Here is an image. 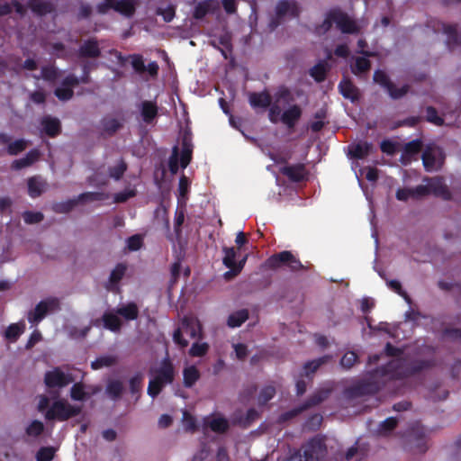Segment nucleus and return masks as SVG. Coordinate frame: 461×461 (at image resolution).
<instances>
[{
    "mask_svg": "<svg viewBox=\"0 0 461 461\" xmlns=\"http://www.w3.org/2000/svg\"><path fill=\"white\" fill-rule=\"evenodd\" d=\"M434 366V359L392 360L384 366L368 371L365 377L354 381L351 385L344 389L343 395L348 400L374 396L382 389V384L377 376L390 375L393 379L402 380L419 375Z\"/></svg>",
    "mask_w": 461,
    "mask_h": 461,
    "instance_id": "1",
    "label": "nucleus"
},
{
    "mask_svg": "<svg viewBox=\"0 0 461 461\" xmlns=\"http://www.w3.org/2000/svg\"><path fill=\"white\" fill-rule=\"evenodd\" d=\"M184 334L188 335L191 339H202L203 332L200 321L190 316H185L181 320L180 327L176 329L173 333V340L182 349L189 345V341L184 338Z\"/></svg>",
    "mask_w": 461,
    "mask_h": 461,
    "instance_id": "2",
    "label": "nucleus"
},
{
    "mask_svg": "<svg viewBox=\"0 0 461 461\" xmlns=\"http://www.w3.org/2000/svg\"><path fill=\"white\" fill-rule=\"evenodd\" d=\"M327 455V447L324 440L314 437L303 447V454H294L285 461H322Z\"/></svg>",
    "mask_w": 461,
    "mask_h": 461,
    "instance_id": "3",
    "label": "nucleus"
},
{
    "mask_svg": "<svg viewBox=\"0 0 461 461\" xmlns=\"http://www.w3.org/2000/svg\"><path fill=\"white\" fill-rule=\"evenodd\" d=\"M404 441L405 448L414 454H423L429 448L426 429L420 423L413 424L407 430Z\"/></svg>",
    "mask_w": 461,
    "mask_h": 461,
    "instance_id": "4",
    "label": "nucleus"
},
{
    "mask_svg": "<svg viewBox=\"0 0 461 461\" xmlns=\"http://www.w3.org/2000/svg\"><path fill=\"white\" fill-rule=\"evenodd\" d=\"M81 407L71 405L64 399L54 401L45 413L47 420L66 421L81 413Z\"/></svg>",
    "mask_w": 461,
    "mask_h": 461,
    "instance_id": "5",
    "label": "nucleus"
},
{
    "mask_svg": "<svg viewBox=\"0 0 461 461\" xmlns=\"http://www.w3.org/2000/svg\"><path fill=\"white\" fill-rule=\"evenodd\" d=\"M265 267L270 270L287 267L293 272L304 269L299 258H295L289 250H284L272 255L266 260Z\"/></svg>",
    "mask_w": 461,
    "mask_h": 461,
    "instance_id": "6",
    "label": "nucleus"
},
{
    "mask_svg": "<svg viewBox=\"0 0 461 461\" xmlns=\"http://www.w3.org/2000/svg\"><path fill=\"white\" fill-rule=\"evenodd\" d=\"M373 81L384 88L387 92L388 95L393 100L402 98L411 89V86L408 84H404L401 87H397L390 79L386 72L382 69L375 70Z\"/></svg>",
    "mask_w": 461,
    "mask_h": 461,
    "instance_id": "7",
    "label": "nucleus"
},
{
    "mask_svg": "<svg viewBox=\"0 0 461 461\" xmlns=\"http://www.w3.org/2000/svg\"><path fill=\"white\" fill-rule=\"evenodd\" d=\"M59 310H60L59 299L57 297H50L37 303L35 308L28 312L27 319L31 324L37 325L50 312Z\"/></svg>",
    "mask_w": 461,
    "mask_h": 461,
    "instance_id": "8",
    "label": "nucleus"
},
{
    "mask_svg": "<svg viewBox=\"0 0 461 461\" xmlns=\"http://www.w3.org/2000/svg\"><path fill=\"white\" fill-rule=\"evenodd\" d=\"M331 17L336 23L337 28L343 33H358L359 28L356 22L352 20L346 13L339 8L331 9Z\"/></svg>",
    "mask_w": 461,
    "mask_h": 461,
    "instance_id": "9",
    "label": "nucleus"
},
{
    "mask_svg": "<svg viewBox=\"0 0 461 461\" xmlns=\"http://www.w3.org/2000/svg\"><path fill=\"white\" fill-rule=\"evenodd\" d=\"M74 381V378L69 374H65L59 367L53 370L47 371L44 375V383L49 388H62Z\"/></svg>",
    "mask_w": 461,
    "mask_h": 461,
    "instance_id": "10",
    "label": "nucleus"
},
{
    "mask_svg": "<svg viewBox=\"0 0 461 461\" xmlns=\"http://www.w3.org/2000/svg\"><path fill=\"white\" fill-rule=\"evenodd\" d=\"M223 252H224V258L222 260L223 264L226 267H228L230 269V271L225 273V276L229 277L230 276L239 275L244 267V265L247 260V257H244L241 260L237 262L236 261L237 251L233 247L224 248Z\"/></svg>",
    "mask_w": 461,
    "mask_h": 461,
    "instance_id": "11",
    "label": "nucleus"
},
{
    "mask_svg": "<svg viewBox=\"0 0 461 461\" xmlns=\"http://www.w3.org/2000/svg\"><path fill=\"white\" fill-rule=\"evenodd\" d=\"M78 85V77L73 74H69L62 80L61 86L54 90V95L62 102L68 101L74 96L73 87Z\"/></svg>",
    "mask_w": 461,
    "mask_h": 461,
    "instance_id": "12",
    "label": "nucleus"
},
{
    "mask_svg": "<svg viewBox=\"0 0 461 461\" xmlns=\"http://www.w3.org/2000/svg\"><path fill=\"white\" fill-rule=\"evenodd\" d=\"M150 373L162 379L164 383L171 384L175 380L176 368L169 356L167 355L160 361L159 366L155 369H151Z\"/></svg>",
    "mask_w": 461,
    "mask_h": 461,
    "instance_id": "13",
    "label": "nucleus"
},
{
    "mask_svg": "<svg viewBox=\"0 0 461 461\" xmlns=\"http://www.w3.org/2000/svg\"><path fill=\"white\" fill-rule=\"evenodd\" d=\"M331 393L330 389H321L315 392L313 394H312L301 406L298 408L293 410L290 412L291 416H295L298 413H301L312 407H314L322 402H324L326 399L329 398L330 394Z\"/></svg>",
    "mask_w": 461,
    "mask_h": 461,
    "instance_id": "14",
    "label": "nucleus"
},
{
    "mask_svg": "<svg viewBox=\"0 0 461 461\" xmlns=\"http://www.w3.org/2000/svg\"><path fill=\"white\" fill-rule=\"evenodd\" d=\"M280 173L291 182L299 183L307 178V169L304 164L286 165L280 168Z\"/></svg>",
    "mask_w": 461,
    "mask_h": 461,
    "instance_id": "15",
    "label": "nucleus"
},
{
    "mask_svg": "<svg viewBox=\"0 0 461 461\" xmlns=\"http://www.w3.org/2000/svg\"><path fill=\"white\" fill-rule=\"evenodd\" d=\"M80 59H97L101 56V49L96 38H89L83 41L77 50Z\"/></svg>",
    "mask_w": 461,
    "mask_h": 461,
    "instance_id": "16",
    "label": "nucleus"
},
{
    "mask_svg": "<svg viewBox=\"0 0 461 461\" xmlns=\"http://www.w3.org/2000/svg\"><path fill=\"white\" fill-rule=\"evenodd\" d=\"M425 180L429 183L430 194H433L435 196L441 197L444 200L451 199V193L445 185L442 177L435 176L431 178H425Z\"/></svg>",
    "mask_w": 461,
    "mask_h": 461,
    "instance_id": "17",
    "label": "nucleus"
},
{
    "mask_svg": "<svg viewBox=\"0 0 461 461\" xmlns=\"http://www.w3.org/2000/svg\"><path fill=\"white\" fill-rule=\"evenodd\" d=\"M276 14L277 19H282L286 14H289L293 18H296L300 15V8L296 2L281 0L276 6Z\"/></svg>",
    "mask_w": 461,
    "mask_h": 461,
    "instance_id": "18",
    "label": "nucleus"
},
{
    "mask_svg": "<svg viewBox=\"0 0 461 461\" xmlns=\"http://www.w3.org/2000/svg\"><path fill=\"white\" fill-rule=\"evenodd\" d=\"M139 109L143 122L147 124H151L158 115V107L154 101H142Z\"/></svg>",
    "mask_w": 461,
    "mask_h": 461,
    "instance_id": "19",
    "label": "nucleus"
},
{
    "mask_svg": "<svg viewBox=\"0 0 461 461\" xmlns=\"http://www.w3.org/2000/svg\"><path fill=\"white\" fill-rule=\"evenodd\" d=\"M41 124L44 133L50 138H55L61 132V122L56 117L46 115L41 119Z\"/></svg>",
    "mask_w": 461,
    "mask_h": 461,
    "instance_id": "20",
    "label": "nucleus"
},
{
    "mask_svg": "<svg viewBox=\"0 0 461 461\" xmlns=\"http://www.w3.org/2000/svg\"><path fill=\"white\" fill-rule=\"evenodd\" d=\"M10 141L11 137L8 134L5 132H0V143L8 144L7 153L11 156L18 155L19 153L23 152L27 147V142L23 139L16 140L13 142Z\"/></svg>",
    "mask_w": 461,
    "mask_h": 461,
    "instance_id": "21",
    "label": "nucleus"
},
{
    "mask_svg": "<svg viewBox=\"0 0 461 461\" xmlns=\"http://www.w3.org/2000/svg\"><path fill=\"white\" fill-rule=\"evenodd\" d=\"M219 5L214 0H204L199 2L194 9L193 17L195 20L203 19L208 14H212L218 9Z\"/></svg>",
    "mask_w": 461,
    "mask_h": 461,
    "instance_id": "22",
    "label": "nucleus"
},
{
    "mask_svg": "<svg viewBox=\"0 0 461 461\" xmlns=\"http://www.w3.org/2000/svg\"><path fill=\"white\" fill-rule=\"evenodd\" d=\"M423 143L420 139H416L406 143L401 157L402 162L404 165L409 163L414 156L418 155L421 151Z\"/></svg>",
    "mask_w": 461,
    "mask_h": 461,
    "instance_id": "23",
    "label": "nucleus"
},
{
    "mask_svg": "<svg viewBox=\"0 0 461 461\" xmlns=\"http://www.w3.org/2000/svg\"><path fill=\"white\" fill-rule=\"evenodd\" d=\"M249 102L253 108L267 109L272 103V97L267 91L253 92L249 94Z\"/></svg>",
    "mask_w": 461,
    "mask_h": 461,
    "instance_id": "24",
    "label": "nucleus"
},
{
    "mask_svg": "<svg viewBox=\"0 0 461 461\" xmlns=\"http://www.w3.org/2000/svg\"><path fill=\"white\" fill-rule=\"evenodd\" d=\"M28 194L32 198H37L41 196L46 190L47 183L41 176H34L29 177L27 180Z\"/></svg>",
    "mask_w": 461,
    "mask_h": 461,
    "instance_id": "25",
    "label": "nucleus"
},
{
    "mask_svg": "<svg viewBox=\"0 0 461 461\" xmlns=\"http://www.w3.org/2000/svg\"><path fill=\"white\" fill-rule=\"evenodd\" d=\"M302 116V109L297 104H293L285 110L281 115V122L288 128L292 129Z\"/></svg>",
    "mask_w": 461,
    "mask_h": 461,
    "instance_id": "26",
    "label": "nucleus"
},
{
    "mask_svg": "<svg viewBox=\"0 0 461 461\" xmlns=\"http://www.w3.org/2000/svg\"><path fill=\"white\" fill-rule=\"evenodd\" d=\"M373 148L372 143L360 141L349 147V155L356 159H364L372 152Z\"/></svg>",
    "mask_w": 461,
    "mask_h": 461,
    "instance_id": "27",
    "label": "nucleus"
},
{
    "mask_svg": "<svg viewBox=\"0 0 461 461\" xmlns=\"http://www.w3.org/2000/svg\"><path fill=\"white\" fill-rule=\"evenodd\" d=\"M28 7L37 15L43 16L55 11L50 1L28 0Z\"/></svg>",
    "mask_w": 461,
    "mask_h": 461,
    "instance_id": "28",
    "label": "nucleus"
},
{
    "mask_svg": "<svg viewBox=\"0 0 461 461\" xmlns=\"http://www.w3.org/2000/svg\"><path fill=\"white\" fill-rule=\"evenodd\" d=\"M40 158V151L37 149H31L25 157L13 161L11 167L14 170H21L32 166Z\"/></svg>",
    "mask_w": 461,
    "mask_h": 461,
    "instance_id": "29",
    "label": "nucleus"
},
{
    "mask_svg": "<svg viewBox=\"0 0 461 461\" xmlns=\"http://www.w3.org/2000/svg\"><path fill=\"white\" fill-rule=\"evenodd\" d=\"M339 93L346 99L355 102L359 98L358 88L349 79L341 80L339 84Z\"/></svg>",
    "mask_w": 461,
    "mask_h": 461,
    "instance_id": "30",
    "label": "nucleus"
},
{
    "mask_svg": "<svg viewBox=\"0 0 461 461\" xmlns=\"http://www.w3.org/2000/svg\"><path fill=\"white\" fill-rule=\"evenodd\" d=\"M113 10L126 17H131L136 12V1L113 0Z\"/></svg>",
    "mask_w": 461,
    "mask_h": 461,
    "instance_id": "31",
    "label": "nucleus"
},
{
    "mask_svg": "<svg viewBox=\"0 0 461 461\" xmlns=\"http://www.w3.org/2000/svg\"><path fill=\"white\" fill-rule=\"evenodd\" d=\"M424 168L428 172L436 171L440 168L441 164L438 161L433 149L428 147L421 156Z\"/></svg>",
    "mask_w": 461,
    "mask_h": 461,
    "instance_id": "32",
    "label": "nucleus"
},
{
    "mask_svg": "<svg viewBox=\"0 0 461 461\" xmlns=\"http://www.w3.org/2000/svg\"><path fill=\"white\" fill-rule=\"evenodd\" d=\"M182 153L180 158V165L185 168L192 160L193 144L190 136L185 134L182 138Z\"/></svg>",
    "mask_w": 461,
    "mask_h": 461,
    "instance_id": "33",
    "label": "nucleus"
},
{
    "mask_svg": "<svg viewBox=\"0 0 461 461\" xmlns=\"http://www.w3.org/2000/svg\"><path fill=\"white\" fill-rule=\"evenodd\" d=\"M443 32L447 35V44L453 48L461 44V33L457 31L456 24H443Z\"/></svg>",
    "mask_w": 461,
    "mask_h": 461,
    "instance_id": "34",
    "label": "nucleus"
},
{
    "mask_svg": "<svg viewBox=\"0 0 461 461\" xmlns=\"http://www.w3.org/2000/svg\"><path fill=\"white\" fill-rule=\"evenodd\" d=\"M104 327L113 332H119L122 329V322L117 314L106 312L102 316Z\"/></svg>",
    "mask_w": 461,
    "mask_h": 461,
    "instance_id": "35",
    "label": "nucleus"
},
{
    "mask_svg": "<svg viewBox=\"0 0 461 461\" xmlns=\"http://www.w3.org/2000/svg\"><path fill=\"white\" fill-rule=\"evenodd\" d=\"M144 375L141 372H137L129 379V390L131 395L136 396L135 401L140 398V393L143 386Z\"/></svg>",
    "mask_w": 461,
    "mask_h": 461,
    "instance_id": "36",
    "label": "nucleus"
},
{
    "mask_svg": "<svg viewBox=\"0 0 461 461\" xmlns=\"http://www.w3.org/2000/svg\"><path fill=\"white\" fill-rule=\"evenodd\" d=\"M249 317V310L241 309L230 313L227 319V325L230 328L240 327Z\"/></svg>",
    "mask_w": 461,
    "mask_h": 461,
    "instance_id": "37",
    "label": "nucleus"
},
{
    "mask_svg": "<svg viewBox=\"0 0 461 461\" xmlns=\"http://www.w3.org/2000/svg\"><path fill=\"white\" fill-rule=\"evenodd\" d=\"M200 372L194 366H190L183 370V384L186 388H191L200 379Z\"/></svg>",
    "mask_w": 461,
    "mask_h": 461,
    "instance_id": "38",
    "label": "nucleus"
},
{
    "mask_svg": "<svg viewBox=\"0 0 461 461\" xmlns=\"http://www.w3.org/2000/svg\"><path fill=\"white\" fill-rule=\"evenodd\" d=\"M329 67L326 61L321 60L309 70V75L317 82L321 83L326 79Z\"/></svg>",
    "mask_w": 461,
    "mask_h": 461,
    "instance_id": "39",
    "label": "nucleus"
},
{
    "mask_svg": "<svg viewBox=\"0 0 461 461\" xmlns=\"http://www.w3.org/2000/svg\"><path fill=\"white\" fill-rule=\"evenodd\" d=\"M332 357L330 355H325L316 359L306 362L303 365L304 375L309 376L314 374L322 365L330 361Z\"/></svg>",
    "mask_w": 461,
    "mask_h": 461,
    "instance_id": "40",
    "label": "nucleus"
},
{
    "mask_svg": "<svg viewBox=\"0 0 461 461\" xmlns=\"http://www.w3.org/2000/svg\"><path fill=\"white\" fill-rule=\"evenodd\" d=\"M116 314L121 315L126 321H134L139 316V309L135 303H129L126 305L118 307L116 309Z\"/></svg>",
    "mask_w": 461,
    "mask_h": 461,
    "instance_id": "41",
    "label": "nucleus"
},
{
    "mask_svg": "<svg viewBox=\"0 0 461 461\" xmlns=\"http://www.w3.org/2000/svg\"><path fill=\"white\" fill-rule=\"evenodd\" d=\"M105 393L112 400L120 399L123 393L122 382L117 379L110 380L106 384Z\"/></svg>",
    "mask_w": 461,
    "mask_h": 461,
    "instance_id": "42",
    "label": "nucleus"
},
{
    "mask_svg": "<svg viewBox=\"0 0 461 461\" xmlns=\"http://www.w3.org/2000/svg\"><path fill=\"white\" fill-rule=\"evenodd\" d=\"M24 329L25 324L23 322L12 323L6 328L5 331V337L6 339L14 342L23 333Z\"/></svg>",
    "mask_w": 461,
    "mask_h": 461,
    "instance_id": "43",
    "label": "nucleus"
},
{
    "mask_svg": "<svg viewBox=\"0 0 461 461\" xmlns=\"http://www.w3.org/2000/svg\"><path fill=\"white\" fill-rule=\"evenodd\" d=\"M101 124L103 131L109 136L115 134L122 126L117 119L109 117L103 118Z\"/></svg>",
    "mask_w": 461,
    "mask_h": 461,
    "instance_id": "44",
    "label": "nucleus"
},
{
    "mask_svg": "<svg viewBox=\"0 0 461 461\" xmlns=\"http://www.w3.org/2000/svg\"><path fill=\"white\" fill-rule=\"evenodd\" d=\"M79 203L78 197L65 202L55 203L52 210L57 213H68Z\"/></svg>",
    "mask_w": 461,
    "mask_h": 461,
    "instance_id": "45",
    "label": "nucleus"
},
{
    "mask_svg": "<svg viewBox=\"0 0 461 461\" xmlns=\"http://www.w3.org/2000/svg\"><path fill=\"white\" fill-rule=\"evenodd\" d=\"M126 270H127V267L122 263H119L115 266V267L112 270L110 277H109V283L111 285V289H113L114 286H116L119 284V282L124 276Z\"/></svg>",
    "mask_w": 461,
    "mask_h": 461,
    "instance_id": "46",
    "label": "nucleus"
},
{
    "mask_svg": "<svg viewBox=\"0 0 461 461\" xmlns=\"http://www.w3.org/2000/svg\"><path fill=\"white\" fill-rule=\"evenodd\" d=\"M207 426L213 432L221 434L225 433L230 428L228 420L223 417L213 418L207 423Z\"/></svg>",
    "mask_w": 461,
    "mask_h": 461,
    "instance_id": "47",
    "label": "nucleus"
},
{
    "mask_svg": "<svg viewBox=\"0 0 461 461\" xmlns=\"http://www.w3.org/2000/svg\"><path fill=\"white\" fill-rule=\"evenodd\" d=\"M371 68V61L365 57H357L355 60L354 66L351 67V71L355 75H360L367 72Z\"/></svg>",
    "mask_w": 461,
    "mask_h": 461,
    "instance_id": "48",
    "label": "nucleus"
},
{
    "mask_svg": "<svg viewBox=\"0 0 461 461\" xmlns=\"http://www.w3.org/2000/svg\"><path fill=\"white\" fill-rule=\"evenodd\" d=\"M70 397L74 401H85L89 394L85 391V384L81 382L75 383L70 389Z\"/></svg>",
    "mask_w": 461,
    "mask_h": 461,
    "instance_id": "49",
    "label": "nucleus"
},
{
    "mask_svg": "<svg viewBox=\"0 0 461 461\" xmlns=\"http://www.w3.org/2000/svg\"><path fill=\"white\" fill-rule=\"evenodd\" d=\"M117 363V357L115 356H101L91 363V367L94 370H97L103 367H108Z\"/></svg>",
    "mask_w": 461,
    "mask_h": 461,
    "instance_id": "50",
    "label": "nucleus"
},
{
    "mask_svg": "<svg viewBox=\"0 0 461 461\" xmlns=\"http://www.w3.org/2000/svg\"><path fill=\"white\" fill-rule=\"evenodd\" d=\"M60 76L59 70L54 65L41 68V77L48 82H55Z\"/></svg>",
    "mask_w": 461,
    "mask_h": 461,
    "instance_id": "51",
    "label": "nucleus"
},
{
    "mask_svg": "<svg viewBox=\"0 0 461 461\" xmlns=\"http://www.w3.org/2000/svg\"><path fill=\"white\" fill-rule=\"evenodd\" d=\"M127 170V164L123 159L113 167H110L108 169L109 176L116 181L120 180Z\"/></svg>",
    "mask_w": 461,
    "mask_h": 461,
    "instance_id": "52",
    "label": "nucleus"
},
{
    "mask_svg": "<svg viewBox=\"0 0 461 461\" xmlns=\"http://www.w3.org/2000/svg\"><path fill=\"white\" fill-rule=\"evenodd\" d=\"M358 362V356L355 351H348L340 359V366L345 370H349Z\"/></svg>",
    "mask_w": 461,
    "mask_h": 461,
    "instance_id": "53",
    "label": "nucleus"
},
{
    "mask_svg": "<svg viewBox=\"0 0 461 461\" xmlns=\"http://www.w3.org/2000/svg\"><path fill=\"white\" fill-rule=\"evenodd\" d=\"M276 395V388L272 385L265 386L261 389L258 394V404L260 406L266 405Z\"/></svg>",
    "mask_w": 461,
    "mask_h": 461,
    "instance_id": "54",
    "label": "nucleus"
},
{
    "mask_svg": "<svg viewBox=\"0 0 461 461\" xmlns=\"http://www.w3.org/2000/svg\"><path fill=\"white\" fill-rule=\"evenodd\" d=\"M398 424V420L394 417H389L382 421L378 428V432L382 435H387L391 433Z\"/></svg>",
    "mask_w": 461,
    "mask_h": 461,
    "instance_id": "55",
    "label": "nucleus"
},
{
    "mask_svg": "<svg viewBox=\"0 0 461 461\" xmlns=\"http://www.w3.org/2000/svg\"><path fill=\"white\" fill-rule=\"evenodd\" d=\"M79 203L84 202H94V201H103L107 198V194L102 192H86L80 194L78 196Z\"/></svg>",
    "mask_w": 461,
    "mask_h": 461,
    "instance_id": "56",
    "label": "nucleus"
},
{
    "mask_svg": "<svg viewBox=\"0 0 461 461\" xmlns=\"http://www.w3.org/2000/svg\"><path fill=\"white\" fill-rule=\"evenodd\" d=\"M53 447H41L36 453V461H51L55 456Z\"/></svg>",
    "mask_w": 461,
    "mask_h": 461,
    "instance_id": "57",
    "label": "nucleus"
},
{
    "mask_svg": "<svg viewBox=\"0 0 461 461\" xmlns=\"http://www.w3.org/2000/svg\"><path fill=\"white\" fill-rule=\"evenodd\" d=\"M426 121L437 126H442L445 122L444 119L438 116L437 109L433 106L426 108Z\"/></svg>",
    "mask_w": 461,
    "mask_h": 461,
    "instance_id": "58",
    "label": "nucleus"
},
{
    "mask_svg": "<svg viewBox=\"0 0 461 461\" xmlns=\"http://www.w3.org/2000/svg\"><path fill=\"white\" fill-rule=\"evenodd\" d=\"M209 350V345L206 342L198 343L194 342L189 349V355L191 357H203Z\"/></svg>",
    "mask_w": 461,
    "mask_h": 461,
    "instance_id": "59",
    "label": "nucleus"
},
{
    "mask_svg": "<svg viewBox=\"0 0 461 461\" xmlns=\"http://www.w3.org/2000/svg\"><path fill=\"white\" fill-rule=\"evenodd\" d=\"M44 430V425L40 420L32 421L26 428V434L30 437H39Z\"/></svg>",
    "mask_w": 461,
    "mask_h": 461,
    "instance_id": "60",
    "label": "nucleus"
},
{
    "mask_svg": "<svg viewBox=\"0 0 461 461\" xmlns=\"http://www.w3.org/2000/svg\"><path fill=\"white\" fill-rule=\"evenodd\" d=\"M23 221L27 224L39 223L44 219V215L41 212L25 211L23 213Z\"/></svg>",
    "mask_w": 461,
    "mask_h": 461,
    "instance_id": "61",
    "label": "nucleus"
},
{
    "mask_svg": "<svg viewBox=\"0 0 461 461\" xmlns=\"http://www.w3.org/2000/svg\"><path fill=\"white\" fill-rule=\"evenodd\" d=\"M387 285L392 289L394 293L402 296L407 303H411V298L406 291H404L402 287L401 283L398 280H389L387 282Z\"/></svg>",
    "mask_w": 461,
    "mask_h": 461,
    "instance_id": "62",
    "label": "nucleus"
},
{
    "mask_svg": "<svg viewBox=\"0 0 461 461\" xmlns=\"http://www.w3.org/2000/svg\"><path fill=\"white\" fill-rule=\"evenodd\" d=\"M333 23H334V20L331 17V10H330L326 14V17H325L324 21L322 22V23L316 27V33H318L320 35L325 34L331 29Z\"/></svg>",
    "mask_w": 461,
    "mask_h": 461,
    "instance_id": "63",
    "label": "nucleus"
},
{
    "mask_svg": "<svg viewBox=\"0 0 461 461\" xmlns=\"http://www.w3.org/2000/svg\"><path fill=\"white\" fill-rule=\"evenodd\" d=\"M131 66L137 73L142 74L146 72V66L143 61V57L140 54H133L131 56Z\"/></svg>",
    "mask_w": 461,
    "mask_h": 461,
    "instance_id": "64",
    "label": "nucleus"
}]
</instances>
